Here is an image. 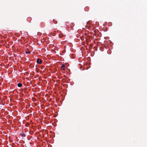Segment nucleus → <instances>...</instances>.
Returning <instances> with one entry per match:
<instances>
[{"instance_id":"obj_15","label":"nucleus","mask_w":147,"mask_h":147,"mask_svg":"<svg viewBox=\"0 0 147 147\" xmlns=\"http://www.w3.org/2000/svg\"><path fill=\"white\" fill-rule=\"evenodd\" d=\"M1 42L0 41V43Z\"/></svg>"},{"instance_id":"obj_10","label":"nucleus","mask_w":147,"mask_h":147,"mask_svg":"<svg viewBox=\"0 0 147 147\" xmlns=\"http://www.w3.org/2000/svg\"><path fill=\"white\" fill-rule=\"evenodd\" d=\"M63 35H60V37H63Z\"/></svg>"},{"instance_id":"obj_6","label":"nucleus","mask_w":147,"mask_h":147,"mask_svg":"<svg viewBox=\"0 0 147 147\" xmlns=\"http://www.w3.org/2000/svg\"><path fill=\"white\" fill-rule=\"evenodd\" d=\"M21 135L22 136V137H25V134H24V133L22 134Z\"/></svg>"},{"instance_id":"obj_11","label":"nucleus","mask_w":147,"mask_h":147,"mask_svg":"<svg viewBox=\"0 0 147 147\" xmlns=\"http://www.w3.org/2000/svg\"><path fill=\"white\" fill-rule=\"evenodd\" d=\"M86 38L87 37H85V38H86V41H88L87 40H86L87 39Z\"/></svg>"},{"instance_id":"obj_8","label":"nucleus","mask_w":147,"mask_h":147,"mask_svg":"<svg viewBox=\"0 0 147 147\" xmlns=\"http://www.w3.org/2000/svg\"><path fill=\"white\" fill-rule=\"evenodd\" d=\"M12 38H13V40H16V39L15 38V37H12Z\"/></svg>"},{"instance_id":"obj_1","label":"nucleus","mask_w":147,"mask_h":147,"mask_svg":"<svg viewBox=\"0 0 147 147\" xmlns=\"http://www.w3.org/2000/svg\"><path fill=\"white\" fill-rule=\"evenodd\" d=\"M36 62L37 63L40 64L42 63V61L39 58H37Z\"/></svg>"},{"instance_id":"obj_5","label":"nucleus","mask_w":147,"mask_h":147,"mask_svg":"<svg viewBox=\"0 0 147 147\" xmlns=\"http://www.w3.org/2000/svg\"><path fill=\"white\" fill-rule=\"evenodd\" d=\"M65 67V66L64 65H62L61 66V69L63 70H65L64 67Z\"/></svg>"},{"instance_id":"obj_7","label":"nucleus","mask_w":147,"mask_h":147,"mask_svg":"<svg viewBox=\"0 0 147 147\" xmlns=\"http://www.w3.org/2000/svg\"><path fill=\"white\" fill-rule=\"evenodd\" d=\"M30 51H26V54H28V53H30Z\"/></svg>"},{"instance_id":"obj_2","label":"nucleus","mask_w":147,"mask_h":147,"mask_svg":"<svg viewBox=\"0 0 147 147\" xmlns=\"http://www.w3.org/2000/svg\"><path fill=\"white\" fill-rule=\"evenodd\" d=\"M46 40L45 38L43 37V38L41 40V42L42 43H43Z\"/></svg>"},{"instance_id":"obj_13","label":"nucleus","mask_w":147,"mask_h":147,"mask_svg":"<svg viewBox=\"0 0 147 147\" xmlns=\"http://www.w3.org/2000/svg\"><path fill=\"white\" fill-rule=\"evenodd\" d=\"M80 38H81V40H82V37H80Z\"/></svg>"},{"instance_id":"obj_4","label":"nucleus","mask_w":147,"mask_h":147,"mask_svg":"<svg viewBox=\"0 0 147 147\" xmlns=\"http://www.w3.org/2000/svg\"><path fill=\"white\" fill-rule=\"evenodd\" d=\"M17 86L18 87H21L22 86V84L21 83H19L18 84Z\"/></svg>"},{"instance_id":"obj_12","label":"nucleus","mask_w":147,"mask_h":147,"mask_svg":"<svg viewBox=\"0 0 147 147\" xmlns=\"http://www.w3.org/2000/svg\"><path fill=\"white\" fill-rule=\"evenodd\" d=\"M94 43H96V42H95V40L94 41Z\"/></svg>"},{"instance_id":"obj_3","label":"nucleus","mask_w":147,"mask_h":147,"mask_svg":"<svg viewBox=\"0 0 147 147\" xmlns=\"http://www.w3.org/2000/svg\"><path fill=\"white\" fill-rule=\"evenodd\" d=\"M95 36H96V37H100L101 36L100 33H99V34H95Z\"/></svg>"},{"instance_id":"obj_14","label":"nucleus","mask_w":147,"mask_h":147,"mask_svg":"<svg viewBox=\"0 0 147 147\" xmlns=\"http://www.w3.org/2000/svg\"><path fill=\"white\" fill-rule=\"evenodd\" d=\"M88 37H91V36H89Z\"/></svg>"},{"instance_id":"obj_9","label":"nucleus","mask_w":147,"mask_h":147,"mask_svg":"<svg viewBox=\"0 0 147 147\" xmlns=\"http://www.w3.org/2000/svg\"><path fill=\"white\" fill-rule=\"evenodd\" d=\"M18 41H19V42H20L21 43H22V42H21V41H21V40H20V39H18Z\"/></svg>"}]
</instances>
